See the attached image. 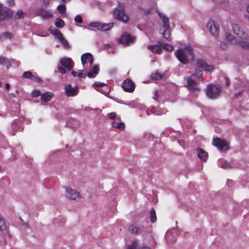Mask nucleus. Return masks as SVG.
I'll use <instances>...</instances> for the list:
<instances>
[{
    "label": "nucleus",
    "instance_id": "33",
    "mask_svg": "<svg viewBox=\"0 0 249 249\" xmlns=\"http://www.w3.org/2000/svg\"><path fill=\"white\" fill-rule=\"evenodd\" d=\"M6 230V225L4 220L0 216V231H3Z\"/></svg>",
    "mask_w": 249,
    "mask_h": 249
},
{
    "label": "nucleus",
    "instance_id": "29",
    "mask_svg": "<svg viewBox=\"0 0 249 249\" xmlns=\"http://www.w3.org/2000/svg\"><path fill=\"white\" fill-rule=\"evenodd\" d=\"M165 76L164 73L161 74L159 73L158 71H156L151 75V77L153 80H160Z\"/></svg>",
    "mask_w": 249,
    "mask_h": 249
},
{
    "label": "nucleus",
    "instance_id": "15",
    "mask_svg": "<svg viewBox=\"0 0 249 249\" xmlns=\"http://www.w3.org/2000/svg\"><path fill=\"white\" fill-rule=\"evenodd\" d=\"M135 84L130 80L126 79L122 84L123 89L126 91L132 92L135 89Z\"/></svg>",
    "mask_w": 249,
    "mask_h": 249
},
{
    "label": "nucleus",
    "instance_id": "1",
    "mask_svg": "<svg viewBox=\"0 0 249 249\" xmlns=\"http://www.w3.org/2000/svg\"><path fill=\"white\" fill-rule=\"evenodd\" d=\"M232 29L239 39H237L235 38L231 34L226 33L225 36L227 41L221 42L220 44L221 48L224 50L228 48V43H230L232 44H237L242 48L249 50V42L244 40L248 39V34L236 23L232 24Z\"/></svg>",
    "mask_w": 249,
    "mask_h": 249
},
{
    "label": "nucleus",
    "instance_id": "27",
    "mask_svg": "<svg viewBox=\"0 0 249 249\" xmlns=\"http://www.w3.org/2000/svg\"><path fill=\"white\" fill-rule=\"evenodd\" d=\"M161 47V46L157 45H149L148 46L149 49L152 52L158 54H160L162 52V49Z\"/></svg>",
    "mask_w": 249,
    "mask_h": 249
},
{
    "label": "nucleus",
    "instance_id": "26",
    "mask_svg": "<svg viewBox=\"0 0 249 249\" xmlns=\"http://www.w3.org/2000/svg\"><path fill=\"white\" fill-rule=\"evenodd\" d=\"M0 65H3L9 69L11 67V64L8 58L0 56Z\"/></svg>",
    "mask_w": 249,
    "mask_h": 249
},
{
    "label": "nucleus",
    "instance_id": "28",
    "mask_svg": "<svg viewBox=\"0 0 249 249\" xmlns=\"http://www.w3.org/2000/svg\"><path fill=\"white\" fill-rule=\"evenodd\" d=\"M53 94L50 92H47L41 95V99L44 102H48L51 100Z\"/></svg>",
    "mask_w": 249,
    "mask_h": 249
},
{
    "label": "nucleus",
    "instance_id": "58",
    "mask_svg": "<svg viewBox=\"0 0 249 249\" xmlns=\"http://www.w3.org/2000/svg\"><path fill=\"white\" fill-rule=\"evenodd\" d=\"M116 72V70L115 69H112L110 71V73L111 74H115Z\"/></svg>",
    "mask_w": 249,
    "mask_h": 249
},
{
    "label": "nucleus",
    "instance_id": "12",
    "mask_svg": "<svg viewBox=\"0 0 249 249\" xmlns=\"http://www.w3.org/2000/svg\"><path fill=\"white\" fill-rule=\"evenodd\" d=\"M185 79L187 83V86L190 91L195 93L199 90L197 86L196 82L190 76L185 77Z\"/></svg>",
    "mask_w": 249,
    "mask_h": 249
},
{
    "label": "nucleus",
    "instance_id": "35",
    "mask_svg": "<svg viewBox=\"0 0 249 249\" xmlns=\"http://www.w3.org/2000/svg\"><path fill=\"white\" fill-rule=\"evenodd\" d=\"M55 25L57 28H62L64 25V21L60 18L56 19L55 21Z\"/></svg>",
    "mask_w": 249,
    "mask_h": 249
},
{
    "label": "nucleus",
    "instance_id": "5",
    "mask_svg": "<svg viewBox=\"0 0 249 249\" xmlns=\"http://www.w3.org/2000/svg\"><path fill=\"white\" fill-rule=\"evenodd\" d=\"M81 60L83 69L85 70L90 68L93 62V56L89 53H83L81 57Z\"/></svg>",
    "mask_w": 249,
    "mask_h": 249
},
{
    "label": "nucleus",
    "instance_id": "45",
    "mask_svg": "<svg viewBox=\"0 0 249 249\" xmlns=\"http://www.w3.org/2000/svg\"><path fill=\"white\" fill-rule=\"evenodd\" d=\"M160 98V97L159 91L158 90H155L154 96L153 97V98L155 100H157L159 101Z\"/></svg>",
    "mask_w": 249,
    "mask_h": 249
},
{
    "label": "nucleus",
    "instance_id": "62",
    "mask_svg": "<svg viewBox=\"0 0 249 249\" xmlns=\"http://www.w3.org/2000/svg\"><path fill=\"white\" fill-rule=\"evenodd\" d=\"M16 123H12L11 124V126L13 128H14V127H15L16 126Z\"/></svg>",
    "mask_w": 249,
    "mask_h": 249
},
{
    "label": "nucleus",
    "instance_id": "48",
    "mask_svg": "<svg viewBox=\"0 0 249 249\" xmlns=\"http://www.w3.org/2000/svg\"><path fill=\"white\" fill-rule=\"evenodd\" d=\"M140 12L142 15H147L150 12V10L149 9L145 10L142 8H139Z\"/></svg>",
    "mask_w": 249,
    "mask_h": 249
},
{
    "label": "nucleus",
    "instance_id": "36",
    "mask_svg": "<svg viewBox=\"0 0 249 249\" xmlns=\"http://www.w3.org/2000/svg\"><path fill=\"white\" fill-rule=\"evenodd\" d=\"M150 220L152 223L155 222L157 220V217L155 211L152 208L150 213Z\"/></svg>",
    "mask_w": 249,
    "mask_h": 249
},
{
    "label": "nucleus",
    "instance_id": "37",
    "mask_svg": "<svg viewBox=\"0 0 249 249\" xmlns=\"http://www.w3.org/2000/svg\"><path fill=\"white\" fill-rule=\"evenodd\" d=\"M193 74L196 75L198 79L201 80V81L203 80L202 71L198 70H196L193 72Z\"/></svg>",
    "mask_w": 249,
    "mask_h": 249
},
{
    "label": "nucleus",
    "instance_id": "11",
    "mask_svg": "<svg viewBox=\"0 0 249 249\" xmlns=\"http://www.w3.org/2000/svg\"><path fill=\"white\" fill-rule=\"evenodd\" d=\"M207 29L214 36H218L219 33V26L213 20H210L207 25Z\"/></svg>",
    "mask_w": 249,
    "mask_h": 249
},
{
    "label": "nucleus",
    "instance_id": "59",
    "mask_svg": "<svg viewBox=\"0 0 249 249\" xmlns=\"http://www.w3.org/2000/svg\"><path fill=\"white\" fill-rule=\"evenodd\" d=\"M5 88H6V90H9V89L10 88V85L8 83H6L5 84Z\"/></svg>",
    "mask_w": 249,
    "mask_h": 249
},
{
    "label": "nucleus",
    "instance_id": "9",
    "mask_svg": "<svg viewBox=\"0 0 249 249\" xmlns=\"http://www.w3.org/2000/svg\"><path fill=\"white\" fill-rule=\"evenodd\" d=\"M89 26L97 28L98 30L106 31L110 30L113 26L112 23H101L99 22H91L89 23Z\"/></svg>",
    "mask_w": 249,
    "mask_h": 249
},
{
    "label": "nucleus",
    "instance_id": "31",
    "mask_svg": "<svg viewBox=\"0 0 249 249\" xmlns=\"http://www.w3.org/2000/svg\"><path fill=\"white\" fill-rule=\"evenodd\" d=\"M160 44L162 48L166 51L172 52L174 50V48L172 45L161 42H160Z\"/></svg>",
    "mask_w": 249,
    "mask_h": 249
},
{
    "label": "nucleus",
    "instance_id": "40",
    "mask_svg": "<svg viewBox=\"0 0 249 249\" xmlns=\"http://www.w3.org/2000/svg\"><path fill=\"white\" fill-rule=\"evenodd\" d=\"M33 73L31 72L30 71H25L24 72L23 74V76L25 78H28L31 79V78H33L34 77H33Z\"/></svg>",
    "mask_w": 249,
    "mask_h": 249
},
{
    "label": "nucleus",
    "instance_id": "46",
    "mask_svg": "<svg viewBox=\"0 0 249 249\" xmlns=\"http://www.w3.org/2000/svg\"><path fill=\"white\" fill-rule=\"evenodd\" d=\"M171 234H172L171 231H168L166 233L165 238H166L167 243H169L170 242V236H171Z\"/></svg>",
    "mask_w": 249,
    "mask_h": 249
},
{
    "label": "nucleus",
    "instance_id": "51",
    "mask_svg": "<svg viewBox=\"0 0 249 249\" xmlns=\"http://www.w3.org/2000/svg\"><path fill=\"white\" fill-rule=\"evenodd\" d=\"M33 77H34V78H31V80L36 81L37 82H40L41 81L40 78L36 76L34 74H33Z\"/></svg>",
    "mask_w": 249,
    "mask_h": 249
},
{
    "label": "nucleus",
    "instance_id": "54",
    "mask_svg": "<svg viewBox=\"0 0 249 249\" xmlns=\"http://www.w3.org/2000/svg\"><path fill=\"white\" fill-rule=\"evenodd\" d=\"M7 2L10 6H13L15 3L14 0H7Z\"/></svg>",
    "mask_w": 249,
    "mask_h": 249
},
{
    "label": "nucleus",
    "instance_id": "14",
    "mask_svg": "<svg viewBox=\"0 0 249 249\" xmlns=\"http://www.w3.org/2000/svg\"><path fill=\"white\" fill-rule=\"evenodd\" d=\"M66 196L70 199L76 200L77 199L80 198V195L79 193L76 191L75 190L66 187Z\"/></svg>",
    "mask_w": 249,
    "mask_h": 249
},
{
    "label": "nucleus",
    "instance_id": "38",
    "mask_svg": "<svg viewBox=\"0 0 249 249\" xmlns=\"http://www.w3.org/2000/svg\"><path fill=\"white\" fill-rule=\"evenodd\" d=\"M24 17V13L21 10H18L16 12L15 15V18L16 19H20L23 18Z\"/></svg>",
    "mask_w": 249,
    "mask_h": 249
},
{
    "label": "nucleus",
    "instance_id": "53",
    "mask_svg": "<svg viewBox=\"0 0 249 249\" xmlns=\"http://www.w3.org/2000/svg\"><path fill=\"white\" fill-rule=\"evenodd\" d=\"M43 2V4L44 6L48 5L51 2L52 0H42Z\"/></svg>",
    "mask_w": 249,
    "mask_h": 249
},
{
    "label": "nucleus",
    "instance_id": "4",
    "mask_svg": "<svg viewBox=\"0 0 249 249\" xmlns=\"http://www.w3.org/2000/svg\"><path fill=\"white\" fill-rule=\"evenodd\" d=\"M158 14L160 18L162 19L163 24V31H162V29H160V32L165 39H168L170 36L169 30L170 26L168 18L160 12H158Z\"/></svg>",
    "mask_w": 249,
    "mask_h": 249
},
{
    "label": "nucleus",
    "instance_id": "32",
    "mask_svg": "<svg viewBox=\"0 0 249 249\" xmlns=\"http://www.w3.org/2000/svg\"><path fill=\"white\" fill-rule=\"evenodd\" d=\"M219 164L220 166L224 169H228L231 168L230 164L225 160H220L219 161Z\"/></svg>",
    "mask_w": 249,
    "mask_h": 249
},
{
    "label": "nucleus",
    "instance_id": "10",
    "mask_svg": "<svg viewBox=\"0 0 249 249\" xmlns=\"http://www.w3.org/2000/svg\"><path fill=\"white\" fill-rule=\"evenodd\" d=\"M135 40V37L129 34L124 32L118 39V43L124 46H126L132 43Z\"/></svg>",
    "mask_w": 249,
    "mask_h": 249
},
{
    "label": "nucleus",
    "instance_id": "23",
    "mask_svg": "<svg viewBox=\"0 0 249 249\" xmlns=\"http://www.w3.org/2000/svg\"><path fill=\"white\" fill-rule=\"evenodd\" d=\"M127 105L131 108H139L140 109L142 110L143 112H145L147 115H148V111L145 110V108L144 105H141L135 101H132L127 104Z\"/></svg>",
    "mask_w": 249,
    "mask_h": 249
},
{
    "label": "nucleus",
    "instance_id": "49",
    "mask_svg": "<svg viewBox=\"0 0 249 249\" xmlns=\"http://www.w3.org/2000/svg\"><path fill=\"white\" fill-rule=\"evenodd\" d=\"M107 116L111 119H114L116 118V113L115 112H112L110 113H108L107 114Z\"/></svg>",
    "mask_w": 249,
    "mask_h": 249
},
{
    "label": "nucleus",
    "instance_id": "2",
    "mask_svg": "<svg viewBox=\"0 0 249 249\" xmlns=\"http://www.w3.org/2000/svg\"><path fill=\"white\" fill-rule=\"evenodd\" d=\"M178 60L183 64H187L190 58L194 56L192 48L190 46L178 49L175 53Z\"/></svg>",
    "mask_w": 249,
    "mask_h": 249
},
{
    "label": "nucleus",
    "instance_id": "57",
    "mask_svg": "<svg viewBox=\"0 0 249 249\" xmlns=\"http://www.w3.org/2000/svg\"><path fill=\"white\" fill-rule=\"evenodd\" d=\"M71 73L74 77H75L77 75V72L76 71H72Z\"/></svg>",
    "mask_w": 249,
    "mask_h": 249
},
{
    "label": "nucleus",
    "instance_id": "34",
    "mask_svg": "<svg viewBox=\"0 0 249 249\" xmlns=\"http://www.w3.org/2000/svg\"><path fill=\"white\" fill-rule=\"evenodd\" d=\"M138 243L137 240H133L131 242V244L127 246V249H136Z\"/></svg>",
    "mask_w": 249,
    "mask_h": 249
},
{
    "label": "nucleus",
    "instance_id": "17",
    "mask_svg": "<svg viewBox=\"0 0 249 249\" xmlns=\"http://www.w3.org/2000/svg\"><path fill=\"white\" fill-rule=\"evenodd\" d=\"M11 13L10 10L6 7H4L0 3V20H3L7 17L11 16Z\"/></svg>",
    "mask_w": 249,
    "mask_h": 249
},
{
    "label": "nucleus",
    "instance_id": "6",
    "mask_svg": "<svg viewBox=\"0 0 249 249\" xmlns=\"http://www.w3.org/2000/svg\"><path fill=\"white\" fill-rule=\"evenodd\" d=\"M213 144L221 151H225L229 149L227 141L220 138H213Z\"/></svg>",
    "mask_w": 249,
    "mask_h": 249
},
{
    "label": "nucleus",
    "instance_id": "60",
    "mask_svg": "<svg viewBox=\"0 0 249 249\" xmlns=\"http://www.w3.org/2000/svg\"><path fill=\"white\" fill-rule=\"evenodd\" d=\"M15 93H16V94H10V95H11L12 97H16V94H18V91L17 90H16L15 91Z\"/></svg>",
    "mask_w": 249,
    "mask_h": 249
},
{
    "label": "nucleus",
    "instance_id": "16",
    "mask_svg": "<svg viewBox=\"0 0 249 249\" xmlns=\"http://www.w3.org/2000/svg\"><path fill=\"white\" fill-rule=\"evenodd\" d=\"M196 65L199 68L202 69L206 71H211L213 69L212 66L208 65L204 60L202 59H198Z\"/></svg>",
    "mask_w": 249,
    "mask_h": 249
},
{
    "label": "nucleus",
    "instance_id": "18",
    "mask_svg": "<svg viewBox=\"0 0 249 249\" xmlns=\"http://www.w3.org/2000/svg\"><path fill=\"white\" fill-rule=\"evenodd\" d=\"M60 63L68 71H71L73 67L72 62L71 58H62L60 60Z\"/></svg>",
    "mask_w": 249,
    "mask_h": 249
},
{
    "label": "nucleus",
    "instance_id": "13",
    "mask_svg": "<svg viewBox=\"0 0 249 249\" xmlns=\"http://www.w3.org/2000/svg\"><path fill=\"white\" fill-rule=\"evenodd\" d=\"M93 86L97 87L96 90L105 95H107L110 92V89L105 84L103 83L95 82Z\"/></svg>",
    "mask_w": 249,
    "mask_h": 249
},
{
    "label": "nucleus",
    "instance_id": "61",
    "mask_svg": "<svg viewBox=\"0 0 249 249\" xmlns=\"http://www.w3.org/2000/svg\"><path fill=\"white\" fill-rule=\"evenodd\" d=\"M213 2H215L216 4H218V3L220 2L221 1V0H212Z\"/></svg>",
    "mask_w": 249,
    "mask_h": 249
},
{
    "label": "nucleus",
    "instance_id": "47",
    "mask_svg": "<svg viewBox=\"0 0 249 249\" xmlns=\"http://www.w3.org/2000/svg\"><path fill=\"white\" fill-rule=\"evenodd\" d=\"M2 36L3 37L6 38H11L12 37V35L9 32L3 33Z\"/></svg>",
    "mask_w": 249,
    "mask_h": 249
},
{
    "label": "nucleus",
    "instance_id": "39",
    "mask_svg": "<svg viewBox=\"0 0 249 249\" xmlns=\"http://www.w3.org/2000/svg\"><path fill=\"white\" fill-rule=\"evenodd\" d=\"M57 9L61 14H64L66 9V6L65 4H60L57 6Z\"/></svg>",
    "mask_w": 249,
    "mask_h": 249
},
{
    "label": "nucleus",
    "instance_id": "42",
    "mask_svg": "<svg viewBox=\"0 0 249 249\" xmlns=\"http://www.w3.org/2000/svg\"><path fill=\"white\" fill-rule=\"evenodd\" d=\"M74 21L75 22L81 23L83 22L82 17L80 15H77L74 18Z\"/></svg>",
    "mask_w": 249,
    "mask_h": 249
},
{
    "label": "nucleus",
    "instance_id": "25",
    "mask_svg": "<svg viewBox=\"0 0 249 249\" xmlns=\"http://www.w3.org/2000/svg\"><path fill=\"white\" fill-rule=\"evenodd\" d=\"M152 113L154 115H161L165 114L167 110L166 109L161 108H156L155 107H152L151 108Z\"/></svg>",
    "mask_w": 249,
    "mask_h": 249
},
{
    "label": "nucleus",
    "instance_id": "7",
    "mask_svg": "<svg viewBox=\"0 0 249 249\" xmlns=\"http://www.w3.org/2000/svg\"><path fill=\"white\" fill-rule=\"evenodd\" d=\"M64 91L67 96L74 97L78 94L79 90L78 86L72 87L68 84L65 85Z\"/></svg>",
    "mask_w": 249,
    "mask_h": 249
},
{
    "label": "nucleus",
    "instance_id": "30",
    "mask_svg": "<svg viewBox=\"0 0 249 249\" xmlns=\"http://www.w3.org/2000/svg\"><path fill=\"white\" fill-rule=\"evenodd\" d=\"M112 125L114 128H116L120 130H124L125 127L124 123L121 122H117L116 121H113Z\"/></svg>",
    "mask_w": 249,
    "mask_h": 249
},
{
    "label": "nucleus",
    "instance_id": "22",
    "mask_svg": "<svg viewBox=\"0 0 249 249\" xmlns=\"http://www.w3.org/2000/svg\"><path fill=\"white\" fill-rule=\"evenodd\" d=\"M37 14L43 19H48L53 17V14L51 12L43 9H39L37 12Z\"/></svg>",
    "mask_w": 249,
    "mask_h": 249
},
{
    "label": "nucleus",
    "instance_id": "55",
    "mask_svg": "<svg viewBox=\"0 0 249 249\" xmlns=\"http://www.w3.org/2000/svg\"><path fill=\"white\" fill-rule=\"evenodd\" d=\"M224 78H225V80L226 85L228 86L229 85V84H230V80H229V79L227 77H225Z\"/></svg>",
    "mask_w": 249,
    "mask_h": 249
},
{
    "label": "nucleus",
    "instance_id": "52",
    "mask_svg": "<svg viewBox=\"0 0 249 249\" xmlns=\"http://www.w3.org/2000/svg\"><path fill=\"white\" fill-rule=\"evenodd\" d=\"M58 71L62 74H64L66 73V70L65 68L62 67L58 68Z\"/></svg>",
    "mask_w": 249,
    "mask_h": 249
},
{
    "label": "nucleus",
    "instance_id": "21",
    "mask_svg": "<svg viewBox=\"0 0 249 249\" xmlns=\"http://www.w3.org/2000/svg\"><path fill=\"white\" fill-rule=\"evenodd\" d=\"M143 227H140L134 224L130 225L128 227V231L132 234H138L143 231Z\"/></svg>",
    "mask_w": 249,
    "mask_h": 249
},
{
    "label": "nucleus",
    "instance_id": "63",
    "mask_svg": "<svg viewBox=\"0 0 249 249\" xmlns=\"http://www.w3.org/2000/svg\"><path fill=\"white\" fill-rule=\"evenodd\" d=\"M247 11L248 13H249V4L247 6Z\"/></svg>",
    "mask_w": 249,
    "mask_h": 249
},
{
    "label": "nucleus",
    "instance_id": "64",
    "mask_svg": "<svg viewBox=\"0 0 249 249\" xmlns=\"http://www.w3.org/2000/svg\"><path fill=\"white\" fill-rule=\"evenodd\" d=\"M143 114H142V113H141L140 114V116H143Z\"/></svg>",
    "mask_w": 249,
    "mask_h": 249
},
{
    "label": "nucleus",
    "instance_id": "3",
    "mask_svg": "<svg viewBox=\"0 0 249 249\" xmlns=\"http://www.w3.org/2000/svg\"><path fill=\"white\" fill-rule=\"evenodd\" d=\"M221 91V87L219 85L209 84L206 89V95L210 99L217 98Z\"/></svg>",
    "mask_w": 249,
    "mask_h": 249
},
{
    "label": "nucleus",
    "instance_id": "8",
    "mask_svg": "<svg viewBox=\"0 0 249 249\" xmlns=\"http://www.w3.org/2000/svg\"><path fill=\"white\" fill-rule=\"evenodd\" d=\"M113 14L114 17L120 21L126 22L128 20V17L125 14L124 8L120 6L114 9Z\"/></svg>",
    "mask_w": 249,
    "mask_h": 249
},
{
    "label": "nucleus",
    "instance_id": "19",
    "mask_svg": "<svg viewBox=\"0 0 249 249\" xmlns=\"http://www.w3.org/2000/svg\"><path fill=\"white\" fill-rule=\"evenodd\" d=\"M99 66L98 65H94L87 72V76L89 78L95 77L99 73Z\"/></svg>",
    "mask_w": 249,
    "mask_h": 249
},
{
    "label": "nucleus",
    "instance_id": "50",
    "mask_svg": "<svg viewBox=\"0 0 249 249\" xmlns=\"http://www.w3.org/2000/svg\"><path fill=\"white\" fill-rule=\"evenodd\" d=\"M96 5L98 6V7L100 10H104V5L99 1H96Z\"/></svg>",
    "mask_w": 249,
    "mask_h": 249
},
{
    "label": "nucleus",
    "instance_id": "20",
    "mask_svg": "<svg viewBox=\"0 0 249 249\" xmlns=\"http://www.w3.org/2000/svg\"><path fill=\"white\" fill-rule=\"evenodd\" d=\"M197 156L201 161H206L208 158V154L201 148H198L196 150Z\"/></svg>",
    "mask_w": 249,
    "mask_h": 249
},
{
    "label": "nucleus",
    "instance_id": "43",
    "mask_svg": "<svg viewBox=\"0 0 249 249\" xmlns=\"http://www.w3.org/2000/svg\"><path fill=\"white\" fill-rule=\"evenodd\" d=\"M31 95L33 97H36L41 95L40 91L37 89L33 90L31 92Z\"/></svg>",
    "mask_w": 249,
    "mask_h": 249
},
{
    "label": "nucleus",
    "instance_id": "41",
    "mask_svg": "<svg viewBox=\"0 0 249 249\" xmlns=\"http://www.w3.org/2000/svg\"><path fill=\"white\" fill-rule=\"evenodd\" d=\"M60 42L62 44L63 46L66 48L68 49L70 48V45L68 41L64 38V37L60 41Z\"/></svg>",
    "mask_w": 249,
    "mask_h": 249
},
{
    "label": "nucleus",
    "instance_id": "56",
    "mask_svg": "<svg viewBox=\"0 0 249 249\" xmlns=\"http://www.w3.org/2000/svg\"><path fill=\"white\" fill-rule=\"evenodd\" d=\"M139 249H150V248L147 246H141L139 247Z\"/></svg>",
    "mask_w": 249,
    "mask_h": 249
},
{
    "label": "nucleus",
    "instance_id": "44",
    "mask_svg": "<svg viewBox=\"0 0 249 249\" xmlns=\"http://www.w3.org/2000/svg\"><path fill=\"white\" fill-rule=\"evenodd\" d=\"M84 69H83V70L78 71V73L77 75L78 77L83 78L85 77L87 75V74L84 73Z\"/></svg>",
    "mask_w": 249,
    "mask_h": 249
},
{
    "label": "nucleus",
    "instance_id": "24",
    "mask_svg": "<svg viewBox=\"0 0 249 249\" xmlns=\"http://www.w3.org/2000/svg\"><path fill=\"white\" fill-rule=\"evenodd\" d=\"M50 33L53 35L59 42L64 38L62 34L59 30L53 28H50Z\"/></svg>",
    "mask_w": 249,
    "mask_h": 249
}]
</instances>
